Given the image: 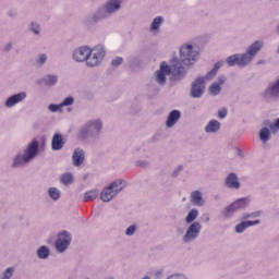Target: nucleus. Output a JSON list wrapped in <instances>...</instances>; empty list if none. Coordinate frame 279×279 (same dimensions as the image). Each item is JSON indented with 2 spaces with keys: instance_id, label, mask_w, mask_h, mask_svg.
<instances>
[{
  "instance_id": "obj_1",
  "label": "nucleus",
  "mask_w": 279,
  "mask_h": 279,
  "mask_svg": "<svg viewBox=\"0 0 279 279\" xmlns=\"http://www.w3.org/2000/svg\"><path fill=\"white\" fill-rule=\"evenodd\" d=\"M263 41L256 40L244 53H235L227 58L228 66H247V63L256 58V53L263 49Z\"/></svg>"
},
{
  "instance_id": "obj_2",
  "label": "nucleus",
  "mask_w": 279,
  "mask_h": 279,
  "mask_svg": "<svg viewBox=\"0 0 279 279\" xmlns=\"http://www.w3.org/2000/svg\"><path fill=\"white\" fill-rule=\"evenodd\" d=\"M39 144L38 141L34 140L32 143L27 145L23 153H19L12 160L13 169H21V167H25L29 165L36 156H38Z\"/></svg>"
},
{
  "instance_id": "obj_3",
  "label": "nucleus",
  "mask_w": 279,
  "mask_h": 279,
  "mask_svg": "<svg viewBox=\"0 0 279 279\" xmlns=\"http://www.w3.org/2000/svg\"><path fill=\"white\" fill-rule=\"evenodd\" d=\"M171 71H173V74L178 75V77H184L185 75L184 66L180 65V63H174L172 66H169L167 62L162 61L159 70L155 72V82L160 86H165V84H167V75H171Z\"/></svg>"
},
{
  "instance_id": "obj_4",
  "label": "nucleus",
  "mask_w": 279,
  "mask_h": 279,
  "mask_svg": "<svg viewBox=\"0 0 279 279\" xmlns=\"http://www.w3.org/2000/svg\"><path fill=\"white\" fill-rule=\"evenodd\" d=\"M101 128H104V122L101 120H90L86 122L78 131V141H88V138H97L101 134Z\"/></svg>"
},
{
  "instance_id": "obj_5",
  "label": "nucleus",
  "mask_w": 279,
  "mask_h": 279,
  "mask_svg": "<svg viewBox=\"0 0 279 279\" xmlns=\"http://www.w3.org/2000/svg\"><path fill=\"white\" fill-rule=\"evenodd\" d=\"M198 53L193 45L185 44L180 48V62L185 66H191L197 62Z\"/></svg>"
},
{
  "instance_id": "obj_6",
  "label": "nucleus",
  "mask_w": 279,
  "mask_h": 279,
  "mask_svg": "<svg viewBox=\"0 0 279 279\" xmlns=\"http://www.w3.org/2000/svg\"><path fill=\"white\" fill-rule=\"evenodd\" d=\"M250 197H242L235 199L233 203L225 208V210L222 211V216L226 219H230L231 217H233L234 213H239V210L247 208V206H250Z\"/></svg>"
},
{
  "instance_id": "obj_7",
  "label": "nucleus",
  "mask_w": 279,
  "mask_h": 279,
  "mask_svg": "<svg viewBox=\"0 0 279 279\" xmlns=\"http://www.w3.org/2000/svg\"><path fill=\"white\" fill-rule=\"evenodd\" d=\"M89 51L90 53L87 57L86 61L87 66H98L101 63V60H104V57L106 56V49L104 48V46L98 45Z\"/></svg>"
},
{
  "instance_id": "obj_8",
  "label": "nucleus",
  "mask_w": 279,
  "mask_h": 279,
  "mask_svg": "<svg viewBox=\"0 0 279 279\" xmlns=\"http://www.w3.org/2000/svg\"><path fill=\"white\" fill-rule=\"evenodd\" d=\"M72 236L69 231L63 230L58 234V239L54 242L56 251L59 254H62L69 250V245H71Z\"/></svg>"
},
{
  "instance_id": "obj_9",
  "label": "nucleus",
  "mask_w": 279,
  "mask_h": 279,
  "mask_svg": "<svg viewBox=\"0 0 279 279\" xmlns=\"http://www.w3.org/2000/svg\"><path fill=\"white\" fill-rule=\"evenodd\" d=\"M205 82L206 80L202 76L192 82L190 89V97H192V99H199L204 96V93H206Z\"/></svg>"
},
{
  "instance_id": "obj_10",
  "label": "nucleus",
  "mask_w": 279,
  "mask_h": 279,
  "mask_svg": "<svg viewBox=\"0 0 279 279\" xmlns=\"http://www.w3.org/2000/svg\"><path fill=\"white\" fill-rule=\"evenodd\" d=\"M202 232V223L199 222H193L187 228L185 234L182 238L183 243H193Z\"/></svg>"
},
{
  "instance_id": "obj_11",
  "label": "nucleus",
  "mask_w": 279,
  "mask_h": 279,
  "mask_svg": "<svg viewBox=\"0 0 279 279\" xmlns=\"http://www.w3.org/2000/svg\"><path fill=\"white\" fill-rule=\"evenodd\" d=\"M108 16H110V13H108L106 7H100L92 15L87 16L86 23L88 25H93V23H97V21H104V19H108Z\"/></svg>"
},
{
  "instance_id": "obj_12",
  "label": "nucleus",
  "mask_w": 279,
  "mask_h": 279,
  "mask_svg": "<svg viewBox=\"0 0 279 279\" xmlns=\"http://www.w3.org/2000/svg\"><path fill=\"white\" fill-rule=\"evenodd\" d=\"M72 56L75 62H88V57L90 56V48L82 46L75 49Z\"/></svg>"
},
{
  "instance_id": "obj_13",
  "label": "nucleus",
  "mask_w": 279,
  "mask_h": 279,
  "mask_svg": "<svg viewBox=\"0 0 279 279\" xmlns=\"http://www.w3.org/2000/svg\"><path fill=\"white\" fill-rule=\"evenodd\" d=\"M25 99H27V93L21 92L9 97L4 102V106L5 108H14L16 104H21V101H25Z\"/></svg>"
},
{
  "instance_id": "obj_14",
  "label": "nucleus",
  "mask_w": 279,
  "mask_h": 279,
  "mask_svg": "<svg viewBox=\"0 0 279 279\" xmlns=\"http://www.w3.org/2000/svg\"><path fill=\"white\" fill-rule=\"evenodd\" d=\"M225 186L227 189H233L234 191H239L241 189V182L239 181V177L236 173L231 172L225 179Z\"/></svg>"
},
{
  "instance_id": "obj_15",
  "label": "nucleus",
  "mask_w": 279,
  "mask_h": 279,
  "mask_svg": "<svg viewBox=\"0 0 279 279\" xmlns=\"http://www.w3.org/2000/svg\"><path fill=\"white\" fill-rule=\"evenodd\" d=\"M86 160V153L82 148H76L72 154V165L74 167H82Z\"/></svg>"
},
{
  "instance_id": "obj_16",
  "label": "nucleus",
  "mask_w": 279,
  "mask_h": 279,
  "mask_svg": "<svg viewBox=\"0 0 279 279\" xmlns=\"http://www.w3.org/2000/svg\"><path fill=\"white\" fill-rule=\"evenodd\" d=\"M123 4V0H108L105 3V9L109 15L114 14L121 10V5Z\"/></svg>"
},
{
  "instance_id": "obj_17",
  "label": "nucleus",
  "mask_w": 279,
  "mask_h": 279,
  "mask_svg": "<svg viewBox=\"0 0 279 279\" xmlns=\"http://www.w3.org/2000/svg\"><path fill=\"white\" fill-rule=\"evenodd\" d=\"M260 223V220H244L240 223H238L234 228L235 232L238 234H243L247 228H252V226H258Z\"/></svg>"
},
{
  "instance_id": "obj_18",
  "label": "nucleus",
  "mask_w": 279,
  "mask_h": 279,
  "mask_svg": "<svg viewBox=\"0 0 279 279\" xmlns=\"http://www.w3.org/2000/svg\"><path fill=\"white\" fill-rule=\"evenodd\" d=\"M182 119V112L180 110H172L166 120V128H173Z\"/></svg>"
},
{
  "instance_id": "obj_19",
  "label": "nucleus",
  "mask_w": 279,
  "mask_h": 279,
  "mask_svg": "<svg viewBox=\"0 0 279 279\" xmlns=\"http://www.w3.org/2000/svg\"><path fill=\"white\" fill-rule=\"evenodd\" d=\"M63 147H64V136H62V134L60 133H56L52 136L51 149L53 151H60V149H62Z\"/></svg>"
},
{
  "instance_id": "obj_20",
  "label": "nucleus",
  "mask_w": 279,
  "mask_h": 279,
  "mask_svg": "<svg viewBox=\"0 0 279 279\" xmlns=\"http://www.w3.org/2000/svg\"><path fill=\"white\" fill-rule=\"evenodd\" d=\"M114 197H117V191H113L112 189H110L109 185L105 187L100 193V199L101 202H105V203L112 202Z\"/></svg>"
},
{
  "instance_id": "obj_21",
  "label": "nucleus",
  "mask_w": 279,
  "mask_h": 279,
  "mask_svg": "<svg viewBox=\"0 0 279 279\" xmlns=\"http://www.w3.org/2000/svg\"><path fill=\"white\" fill-rule=\"evenodd\" d=\"M266 97H274L275 99H279V78L267 87L265 90Z\"/></svg>"
},
{
  "instance_id": "obj_22",
  "label": "nucleus",
  "mask_w": 279,
  "mask_h": 279,
  "mask_svg": "<svg viewBox=\"0 0 279 279\" xmlns=\"http://www.w3.org/2000/svg\"><path fill=\"white\" fill-rule=\"evenodd\" d=\"M190 199L191 204H193L194 206H204L206 204V202L204 201V196L199 191L192 192Z\"/></svg>"
},
{
  "instance_id": "obj_23",
  "label": "nucleus",
  "mask_w": 279,
  "mask_h": 279,
  "mask_svg": "<svg viewBox=\"0 0 279 279\" xmlns=\"http://www.w3.org/2000/svg\"><path fill=\"white\" fill-rule=\"evenodd\" d=\"M38 84H43L44 86H56L58 84V75L48 74L45 77L38 81Z\"/></svg>"
},
{
  "instance_id": "obj_24",
  "label": "nucleus",
  "mask_w": 279,
  "mask_h": 279,
  "mask_svg": "<svg viewBox=\"0 0 279 279\" xmlns=\"http://www.w3.org/2000/svg\"><path fill=\"white\" fill-rule=\"evenodd\" d=\"M219 130H221V123L217 120L209 121L205 126L206 134H216Z\"/></svg>"
},
{
  "instance_id": "obj_25",
  "label": "nucleus",
  "mask_w": 279,
  "mask_h": 279,
  "mask_svg": "<svg viewBox=\"0 0 279 279\" xmlns=\"http://www.w3.org/2000/svg\"><path fill=\"white\" fill-rule=\"evenodd\" d=\"M128 186V183L123 179H118L109 184V187L113 191H117V195Z\"/></svg>"
},
{
  "instance_id": "obj_26",
  "label": "nucleus",
  "mask_w": 279,
  "mask_h": 279,
  "mask_svg": "<svg viewBox=\"0 0 279 279\" xmlns=\"http://www.w3.org/2000/svg\"><path fill=\"white\" fill-rule=\"evenodd\" d=\"M50 254H51V250H49V246H45V245L39 246L36 252L37 258H39L40 260H47Z\"/></svg>"
},
{
  "instance_id": "obj_27",
  "label": "nucleus",
  "mask_w": 279,
  "mask_h": 279,
  "mask_svg": "<svg viewBox=\"0 0 279 279\" xmlns=\"http://www.w3.org/2000/svg\"><path fill=\"white\" fill-rule=\"evenodd\" d=\"M165 23V17L163 16H156L153 19L150 23V32H158L160 29V26Z\"/></svg>"
},
{
  "instance_id": "obj_28",
  "label": "nucleus",
  "mask_w": 279,
  "mask_h": 279,
  "mask_svg": "<svg viewBox=\"0 0 279 279\" xmlns=\"http://www.w3.org/2000/svg\"><path fill=\"white\" fill-rule=\"evenodd\" d=\"M197 217H199V210L197 208L191 209L185 217V223H195V219H197Z\"/></svg>"
},
{
  "instance_id": "obj_29",
  "label": "nucleus",
  "mask_w": 279,
  "mask_h": 279,
  "mask_svg": "<svg viewBox=\"0 0 279 279\" xmlns=\"http://www.w3.org/2000/svg\"><path fill=\"white\" fill-rule=\"evenodd\" d=\"M222 66H223V61L216 62L213 70L206 74L205 80H213V77L217 75V71H219Z\"/></svg>"
},
{
  "instance_id": "obj_30",
  "label": "nucleus",
  "mask_w": 279,
  "mask_h": 279,
  "mask_svg": "<svg viewBox=\"0 0 279 279\" xmlns=\"http://www.w3.org/2000/svg\"><path fill=\"white\" fill-rule=\"evenodd\" d=\"M271 138V131H269V129L267 128H262L259 131V141H262V143H267L268 141H270Z\"/></svg>"
},
{
  "instance_id": "obj_31",
  "label": "nucleus",
  "mask_w": 279,
  "mask_h": 279,
  "mask_svg": "<svg viewBox=\"0 0 279 279\" xmlns=\"http://www.w3.org/2000/svg\"><path fill=\"white\" fill-rule=\"evenodd\" d=\"M29 32H32L35 36H40V33L43 32V27L38 22H32L28 25Z\"/></svg>"
},
{
  "instance_id": "obj_32",
  "label": "nucleus",
  "mask_w": 279,
  "mask_h": 279,
  "mask_svg": "<svg viewBox=\"0 0 279 279\" xmlns=\"http://www.w3.org/2000/svg\"><path fill=\"white\" fill-rule=\"evenodd\" d=\"M99 195V192L96 190H90L85 192L83 202H93L94 199H97V196Z\"/></svg>"
},
{
  "instance_id": "obj_33",
  "label": "nucleus",
  "mask_w": 279,
  "mask_h": 279,
  "mask_svg": "<svg viewBox=\"0 0 279 279\" xmlns=\"http://www.w3.org/2000/svg\"><path fill=\"white\" fill-rule=\"evenodd\" d=\"M48 195L54 202H58V199H60L61 193H60V190H58L57 187H49L48 189Z\"/></svg>"
},
{
  "instance_id": "obj_34",
  "label": "nucleus",
  "mask_w": 279,
  "mask_h": 279,
  "mask_svg": "<svg viewBox=\"0 0 279 279\" xmlns=\"http://www.w3.org/2000/svg\"><path fill=\"white\" fill-rule=\"evenodd\" d=\"M260 215H263V211L257 210V211H253V213H245L242 215V221H247V219H256L258 217H260Z\"/></svg>"
},
{
  "instance_id": "obj_35",
  "label": "nucleus",
  "mask_w": 279,
  "mask_h": 279,
  "mask_svg": "<svg viewBox=\"0 0 279 279\" xmlns=\"http://www.w3.org/2000/svg\"><path fill=\"white\" fill-rule=\"evenodd\" d=\"M60 180L62 184H73V174L71 172L63 173Z\"/></svg>"
},
{
  "instance_id": "obj_36",
  "label": "nucleus",
  "mask_w": 279,
  "mask_h": 279,
  "mask_svg": "<svg viewBox=\"0 0 279 279\" xmlns=\"http://www.w3.org/2000/svg\"><path fill=\"white\" fill-rule=\"evenodd\" d=\"M209 93L211 95H219L221 93V85L219 83L215 82L209 86Z\"/></svg>"
},
{
  "instance_id": "obj_37",
  "label": "nucleus",
  "mask_w": 279,
  "mask_h": 279,
  "mask_svg": "<svg viewBox=\"0 0 279 279\" xmlns=\"http://www.w3.org/2000/svg\"><path fill=\"white\" fill-rule=\"evenodd\" d=\"M12 276H14V268L9 267L3 271L1 279H11Z\"/></svg>"
},
{
  "instance_id": "obj_38",
  "label": "nucleus",
  "mask_w": 279,
  "mask_h": 279,
  "mask_svg": "<svg viewBox=\"0 0 279 279\" xmlns=\"http://www.w3.org/2000/svg\"><path fill=\"white\" fill-rule=\"evenodd\" d=\"M137 227L136 225H131L126 230H125V235L126 236H134L136 234Z\"/></svg>"
},
{
  "instance_id": "obj_39",
  "label": "nucleus",
  "mask_w": 279,
  "mask_h": 279,
  "mask_svg": "<svg viewBox=\"0 0 279 279\" xmlns=\"http://www.w3.org/2000/svg\"><path fill=\"white\" fill-rule=\"evenodd\" d=\"M75 99L73 98V96H69L66 97L61 104V108H64V106H73Z\"/></svg>"
},
{
  "instance_id": "obj_40",
  "label": "nucleus",
  "mask_w": 279,
  "mask_h": 279,
  "mask_svg": "<svg viewBox=\"0 0 279 279\" xmlns=\"http://www.w3.org/2000/svg\"><path fill=\"white\" fill-rule=\"evenodd\" d=\"M46 62H47V54L45 53L39 54L36 60V64H38V66H43V64H45Z\"/></svg>"
},
{
  "instance_id": "obj_41",
  "label": "nucleus",
  "mask_w": 279,
  "mask_h": 279,
  "mask_svg": "<svg viewBox=\"0 0 279 279\" xmlns=\"http://www.w3.org/2000/svg\"><path fill=\"white\" fill-rule=\"evenodd\" d=\"M166 279H189V277H186L184 274H172Z\"/></svg>"
},
{
  "instance_id": "obj_42",
  "label": "nucleus",
  "mask_w": 279,
  "mask_h": 279,
  "mask_svg": "<svg viewBox=\"0 0 279 279\" xmlns=\"http://www.w3.org/2000/svg\"><path fill=\"white\" fill-rule=\"evenodd\" d=\"M269 128H270V132H272V134H276V132H278L279 130V118L275 123L269 124Z\"/></svg>"
},
{
  "instance_id": "obj_43",
  "label": "nucleus",
  "mask_w": 279,
  "mask_h": 279,
  "mask_svg": "<svg viewBox=\"0 0 279 279\" xmlns=\"http://www.w3.org/2000/svg\"><path fill=\"white\" fill-rule=\"evenodd\" d=\"M112 66H121L123 64V58L117 57L111 61Z\"/></svg>"
},
{
  "instance_id": "obj_44",
  "label": "nucleus",
  "mask_w": 279,
  "mask_h": 279,
  "mask_svg": "<svg viewBox=\"0 0 279 279\" xmlns=\"http://www.w3.org/2000/svg\"><path fill=\"white\" fill-rule=\"evenodd\" d=\"M60 108H62V106H60V105L51 104L48 106V110H50V112H58V110H60Z\"/></svg>"
},
{
  "instance_id": "obj_45",
  "label": "nucleus",
  "mask_w": 279,
  "mask_h": 279,
  "mask_svg": "<svg viewBox=\"0 0 279 279\" xmlns=\"http://www.w3.org/2000/svg\"><path fill=\"white\" fill-rule=\"evenodd\" d=\"M219 119H226L228 117V109L223 108L218 111Z\"/></svg>"
},
{
  "instance_id": "obj_46",
  "label": "nucleus",
  "mask_w": 279,
  "mask_h": 279,
  "mask_svg": "<svg viewBox=\"0 0 279 279\" xmlns=\"http://www.w3.org/2000/svg\"><path fill=\"white\" fill-rule=\"evenodd\" d=\"M184 168L182 166H179L173 172H172V177L173 178H178V175L180 174V172L183 170Z\"/></svg>"
},
{
  "instance_id": "obj_47",
  "label": "nucleus",
  "mask_w": 279,
  "mask_h": 279,
  "mask_svg": "<svg viewBox=\"0 0 279 279\" xmlns=\"http://www.w3.org/2000/svg\"><path fill=\"white\" fill-rule=\"evenodd\" d=\"M12 49V43L7 44L3 48L2 51H4V53H8V51H10Z\"/></svg>"
},
{
  "instance_id": "obj_48",
  "label": "nucleus",
  "mask_w": 279,
  "mask_h": 279,
  "mask_svg": "<svg viewBox=\"0 0 279 279\" xmlns=\"http://www.w3.org/2000/svg\"><path fill=\"white\" fill-rule=\"evenodd\" d=\"M149 163L147 161L138 160L136 161V167H147Z\"/></svg>"
},
{
  "instance_id": "obj_49",
  "label": "nucleus",
  "mask_w": 279,
  "mask_h": 279,
  "mask_svg": "<svg viewBox=\"0 0 279 279\" xmlns=\"http://www.w3.org/2000/svg\"><path fill=\"white\" fill-rule=\"evenodd\" d=\"M217 84H219V86H221L222 84H226V76H219L218 77V83Z\"/></svg>"
},
{
  "instance_id": "obj_50",
  "label": "nucleus",
  "mask_w": 279,
  "mask_h": 279,
  "mask_svg": "<svg viewBox=\"0 0 279 279\" xmlns=\"http://www.w3.org/2000/svg\"><path fill=\"white\" fill-rule=\"evenodd\" d=\"M208 221H210V217H205V223H208Z\"/></svg>"
},
{
  "instance_id": "obj_51",
  "label": "nucleus",
  "mask_w": 279,
  "mask_h": 279,
  "mask_svg": "<svg viewBox=\"0 0 279 279\" xmlns=\"http://www.w3.org/2000/svg\"><path fill=\"white\" fill-rule=\"evenodd\" d=\"M9 16H16V13H13L12 11L9 12Z\"/></svg>"
},
{
  "instance_id": "obj_52",
  "label": "nucleus",
  "mask_w": 279,
  "mask_h": 279,
  "mask_svg": "<svg viewBox=\"0 0 279 279\" xmlns=\"http://www.w3.org/2000/svg\"><path fill=\"white\" fill-rule=\"evenodd\" d=\"M265 61L260 60L257 62V64H263Z\"/></svg>"
},
{
  "instance_id": "obj_53",
  "label": "nucleus",
  "mask_w": 279,
  "mask_h": 279,
  "mask_svg": "<svg viewBox=\"0 0 279 279\" xmlns=\"http://www.w3.org/2000/svg\"><path fill=\"white\" fill-rule=\"evenodd\" d=\"M264 125H269V122H267V121H266V122H264Z\"/></svg>"
},
{
  "instance_id": "obj_54",
  "label": "nucleus",
  "mask_w": 279,
  "mask_h": 279,
  "mask_svg": "<svg viewBox=\"0 0 279 279\" xmlns=\"http://www.w3.org/2000/svg\"><path fill=\"white\" fill-rule=\"evenodd\" d=\"M108 279H114V278H112V277H109Z\"/></svg>"
}]
</instances>
